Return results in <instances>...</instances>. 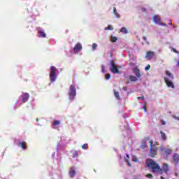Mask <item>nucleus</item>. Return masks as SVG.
Wrapping results in <instances>:
<instances>
[{"mask_svg": "<svg viewBox=\"0 0 179 179\" xmlns=\"http://www.w3.org/2000/svg\"><path fill=\"white\" fill-rule=\"evenodd\" d=\"M145 164L150 170H152V173H155L156 174L162 175L163 173L167 174L170 171V166H169V164L164 163L162 165V168H161L160 165L152 159H148Z\"/></svg>", "mask_w": 179, "mask_h": 179, "instance_id": "1", "label": "nucleus"}, {"mask_svg": "<svg viewBox=\"0 0 179 179\" xmlns=\"http://www.w3.org/2000/svg\"><path fill=\"white\" fill-rule=\"evenodd\" d=\"M174 80V76L170 73V71H167L166 73V76L164 78V81L168 87H171V89H174V83L173 80Z\"/></svg>", "mask_w": 179, "mask_h": 179, "instance_id": "2", "label": "nucleus"}, {"mask_svg": "<svg viewBox=\"0 0 179 179\" xmlns=\"http://www.w3.org/2000/svg\"><path fill=\"white\" fill-rule=\"evenodd\" d=\"M121 69V66H117L114 64V62L113 60L110 61V72H112V73L115 74H118L120 73V69Z\"/></svg>", "mask_w": 179, "mask_h": 179, "instance_id": "3", "label": "nucleus"}, {"mask_svg": "<svg viewBox=\"0 0 179 179\" xmlns=\"http://www.w3.org/2000/svg\"><path fill=\"white\" fill-rule=\"evenodd\" d=\"M50 80L52 82L57 80V68L54 66L50 67Z\"/></svg>", "mask_w": 179, "mask_h": 179, "instance_id": "4", "label": "nucleus"}, {"mask_svg": "<svg viewBox=\"0 0 179 179\" xmlns=\"http://www.w3.org/2000/svg\"><path fill=\"white\" fill-rule=\"evenodd\" d=\"M69 96L71 100H73L75 99V96H76V88H75V86H70Z\"/></svg>", "mask_w": 179, "mask_h": 179, "instance_id": "5", "label": "nucleus"}, {"mask_svg": "<svg viewBox=\"0 0 179 179\" xmlns=\"http://www.w3.org/2000/svg\"><path fill=\"white\" fill-rule=\"evenodd\" d=\"M73 52L76 54L78 52H80L82 51V44L80 43H77L73 48Z\"/></svg>", "mask_w": 179, "mask_h": 179, "instance_id": "6", "label": "nucleus"}, {"mask_svg": "<svg viewBox=\"0 0 179 179\" xmlns=\"http://www.w3.org/2000/svg\"><path fill=\"white\" fill-rule=\"evenodd\" d=\"M159 149H160L161 152H164V155H166V156L171 154V152H172L171 149H170V148H164L163 147H160Z\"/></svg>", "mask_w": 179, "mask_h": 179, "instance_id": "7", "label": "nucleus"}, {"mask_svg": "<svg viewBox=\"0 0 179 179\" xmlns=\"http://www.w3.org/2000/svg\"><path fill=\"white\" fill-rule=\"evenodd\" d=\"M154 57H155V52L148 51L145 55V59L148 60L152 59V58H153Z\"/></svg>", "mask_w": 179, "mask_h": 179, "instance_id": "8", "label": "nucleus"}, {"mask_svg": "<svg viewBox=\"0 0 179 179\" xmlns=\"http://www.w3.org/2000/svg\"><path fill=\"white\" fill-rule=\"evenodd\" d=\"M21 97L22 103H26L27 100H29V97H30V95L29 94V93H24L21 96Z\"/></svg>", "mask_w": 179, "mask_h": 179, "instance_id": "9", "label": "nucleus"}, {"mask_svg": "<svg viewBox=\"0 0 179 179\" xmlns=\"http://www.w3.org/2000/svg\"><path fill=\"white\" fill-rule=\"evenodd\" d=\"M69 174L71 178H73L76 174V171L75 170V167L72 166L70 168V171Z\"/></svg>", "mask_w": 179, "mask_h": 179, "instance_id": "10", "label": "nucleus"}, {"mask_svg": "<svg viewBox=\"0 0 179 179\" xmlns=\"http://www.w3.org/2000/svg\"><path fill=\"white\" fill-rule=\"evenodd\" d=\"M148 141H149V137H145L143 140L141 145V149H146V147H147L146 142H148Z\"/></svg>", "mask_w": 179, "mask_h": 179, "instance_id": "11", "label": "nucleus"}, {"mask_svg": "<svg viewBox=\"0 0 179 179\" xmlns=\"http://www.w3.org/2000/svg\"><path fill=\"white\" fill-rule=\"evenodd\" d=\"M134 73L136 75L137 78H141L142 76V75H141L139 69H138V67L136 66H134Z\"/></svg>", "mask_w": 179, "mask_h": 179, "instance_id": "12", "label": "nucleus"}, {"mask_svg": "<svg viewBox=\"0 0 179 179\" xmlns=\"http://www.w3.org/2000/svg\"><path fill=\"white\" fill-rule=\"evenodd\" d=\"M38 37H47V34H45V32H44V30L41 29H38Z\"/></svg>", "mask_w": 179, "mask_h": 179, "instance_id": "13", "label": "nucleus"}, {"mask_svg": "<svg viewBox=\"0 0 179 179\" xmlns=\"http://www.w3.org/2000/svg\"><path fill=\"white\" fill-rule=\"evenodd\" d=\"M152 19L156 24H160V17L159 15H154Z\"/></svg>", "mask_w": 179, "mask_h": 179, "instance_id": "14", "label": "nucleus"}, {"mask_svg": "<svg viewBox=\"0 0 179 179\" xmlns=\"http://www.w3.org/2000/svg\"><path fill=\"white\" fill-rule=\"evenodd\" d=\"M150 152V156L153 157L157 153V150L155 148H151Z\"/></svg>", "mask_w": 179, "mask_h": 179, "instance_id": "15", "label": "nucleus"}, {"mask_svg": "<svg viewBox=\"0 0 179 179\" xmlns=\"http://www.w3.org/2000/svg\"><path fill=\"white\" fill-rule=\"evenodd\" d=\"M58 125H59V121L55 120L53 122V128H55V129H57V128H58Z\"/></svg>", "mask_w": 179, "mask_h": 179, "instance_id": "16", "label": "nucleus"}, {"mask_svg": "<svg viewBox=\"0 0 179 179\" xmlns=\"http://www.w3.org/2000/svg\"><path fill=\"white\" fill-rule=\"evenodd\" d=\"M160 134H161L162 139L163 141H166L167 139V136H166V133L161 131Z\"/></svg>", "mask_w": 179, "mask_h": 179, "instance_id": "17", "label": "nucleus"}, {"mask_svg": "<svg viewBox=\"0 0 179 179\" xmlns=\"http://www.w3.org/2000/svg\"><path fill=\"white\" fill-rule=\"evenodd\" d=\"M129 80H131V82H136V80H138V78L135 77L134 76H130Z\"/></svg>", "mask_w": 179, "mask_h": 179, "instance_id": "18", "label": "nucleus"}, {"mask_svg": "<svg viewBox=\"0 0 179 179\" xmlns=\"http://www.w3.org/2000/svg\"><path fill=\"white\" fill-rule=\"evenodd\" d=\"M120 33H124V34H128V29H127V28H125V27H122L120 29Z\"/></svg>", "mask_w": 179, "mask_h": 179, "instance_id": "19", "label": "nucleus"}, {"mask_svg": "<svg viewBox=\"0 0 179 179\" xmlns=\"http://www.w3.org/2000/svg\"><path fill=\"white\" fill-rule=\"evenodd\" d=\"M113 13L116 17H120V14L117 12V8L115 7L113 8Z\"/></svg>", "mask_w": 179, "mask_h": 179, "instance_id": "20", "label": "nucleus"}, {"mask_svg": "<svg viewBox=\"0 0 179 179\" xmlns=\"http://www.w3.org/2000/svg\"><path fill=\"white\" fill-rule=\"evenodd\" d=\"M114 95L117 100H120V93L118 92L114 91Z\"/></svg>", "mask_w": 179, "mask_h": 179, "instance_id": "21", "label": "nucleus"}, {"mask_svg": "<svg viewBox=\"0 0 179 179\" xmlns=\"http://www.w3.org/2000/svg\"><path fill=\"white\" fill-rule=\"evenodd\" d=\"M19 146H20V148H22V149H26V145L23 142L19 143Z\"/></svg>", "mask_w": 179, "mask_h": 179, "instance_id": "22", "label": "nucleus"}, {"mask_svg": "<svg viewBox=\"0 0 179 179\" xmlns=\"http://www.w3.org/2000/svg\"><path fill=\"white\" fill-rule=\"evenodd\" d=\"M173 163L175 164H178V163H179V158L178 157H173Z\"/></svg>", "mask_w": 179, "mask_h": 179, "instance_id": "23", "label": "nucleus"}, {"mask_svg": "<svg viewBox=\"0 0 179 179\" xmlns=\"http://www.w3.org/2000/svg\"><path fill=\"white\" fill-rule=\"evenodd\" d=\"M105 30H114V27L111 25H108V27L105 28Z\"/></svg>", "mask_w": 179, "mask_h": 179, "instance_id": "24", "label": "nucleus"}, {"mask_svg": "<svg viewBox=\"0 0 179 179\" xmlns=\"http://www.w3.org/2000/svg\"><path fill=\"white\" fill-rule=\"evenodd\" d=\"M96 48H97V44L96 43H93L92 45V51H95Z\"/></svg>", "mask_w": 179, "mask_h": 179, "instance_id": "25", "label": "nucleus"}, {"mask_svg": "<svg viewBox=\"0 0 179 179\" xmlns=\"http://www.w3.org/2000/svg\"><path fill=\"white\" fill-rule=\"evenodd\" d=\"M110 41H112V43H115V41H117V37L111 36Z\"/></svg>", "mask_w": 179, "mask_h": 179, "instance_id": "26", "label": "nucleus"}, {"mask_svg": "<svg viewBox=\"0 0 179 179\" xmlns=\"http://www.w3.org/2000/svg\"><path fill=\"white\" fill-rule=\"evenodd\" d=\"M145 177L148 178H153V175H152V173H148Z\"/></svg>", "mask_w": 179, "mask_h": 179, "instance_id": "27", "label": "nucleus"}, {"mask_svg": "<svg viewBox=\"0 0 179 179\" xmlns=\"http://www.w3.org/2000/svg\"><path fill=\"white\" fill-rule=\"evenodd\" d=\"M87 148H89L87 144H84L82 145V148L84 149L85 150H86V149H87Z\"/></svg>", "mask_w": 179, "mask_h": 179, "instance_id": "28", "label": "nucleus"}, {"mask_svg": "<svg viewBox=\"0 0 179 179\" xmlns=\"http://www.w3.org/2000/svg\"><path fill=\"white\" fill-rule=\"evenodd\" d=\"M110 78H111V75H110V74H106V80H108Z\"/></svg>", "mask_w": 179, "mask_h": 179, "instance_id": "29", "label": "nucleus"}, {"mask_svg": "<svg viewBox=\"0 0 179 179\" xmlns=\"http://www.w3.org/2000/svg\"><path fill=\"white\" fill-rule=\"evenodd\" d=\"M73 157H78V152L74 151L73 153Z\"/></svg>", "mask_w": 179, "mask_h": 179, "instance_id": "30", "label": "nucleus"}, {"mask_svg": "<svg viewBox=\"0 0 179 179\" xmlns=\"http://www.w3.org/2000/svg\"><path fill=\"white\" fill-rule=\"evenodd\" d=\"M158 24H159V26H164L165 27H167V24H164L163 22H161Z\"/></svg>", "mask_w": 179, "mask_h": 179, "instance_id": "31", "label": "nucleus"}, {"mask_svg": "<svg viewBox=\"0 0 179 179\" xmlns=\"http://www.w3.org/2000/svg\"><path fill=\"white\" fill-rule=\"evenodd\" d=\"M145 71H149V69H150V65H147V66L145 67Z\"/></svg>", "mask_w": 179, "mask_h": 179, "instance_id": "32", "label": "nucleus"}, {"mask_svg": "<svg viewBox=\"0 0 179 179\" xmlns=\"http://www.w3.org/2000/svg\"><path fill=\"white\" fill-rule=\"evenodd\" d=\"M101 69H102L103 73H106V69H104V66L103 65L101 66Z\"/></svg>", "mask_w": 179, "mask_h": 179, "instance_id": "33", "label": "nucleus"}, {"mask_svg": "<svg viewBox=\"0 0 179 179\" xmlns=\"http://www.w3.org/2000/svg\"><path fill=\"white\" fill-rule=\"evenodd\" d=\"M124 160H125V162H127L128 166H131V163H129V162H128V159L126 158Z\"/></svg>", "mask_w": 179, "mask_h": 179, "instance_id": "34", "label": "nucleus"}, {"mask_svg": "<svg viewBox=\"0 0 179 179\" xmlns=\"http://www.w3.org/2000/svg\"><path fill=\"white\" fill-rule=\"evenodd\" d=\"M132 160H133V162H138V158L137 157H133Z\"/></svg>", "mask_w": 179, "mask_h": 179, "instance_id": "35", "label": "nucleus"}, {"mask_svg": "<svg viewBox=\"0 0 179 179\" xmlns=\"http://www.w3.org/2000/svg\"><path fill=\"white\" fill-rule=\"evenodd\" d=\"M171 51H173V52H176V54H178V52H177V50L174 48H172Z\"/></svg>", "mask_w": 179, "mask_h": 179, "instance_id": "36", "label": "nucleus"}, {"mask_svg": "<svg viewBox=\"0 0 179 179\" xmlns=\"http://www.w3.org/2000/svg\"><path fill=\"white\" fill-rule=\"evenodd\" d=\"M143 40H145V41H146L147 44H149V42H148V38L144 37Z\"/></svg>", "mask_w": 179, "mask_h": 179, "instance_id": "37", "label": "nucleus"}, {"mask_svg": "<svg viewBox=\"0 0 179 179\" xmlns=\"http://www.w3.org/2000/svg\"><path fill=\"white\" fill-rule=\"evenodd\" d=\"M173 118H174L175 120H177L178 121H179V117H177V116L174 115V116H173Z\"/></svg>", "mask_w": 179, "mask_h": 179, "instance_id": "38", "label": "nucleus"}, {"mask_svg": "<svg viewBox=\"0 0 179 179\" xmlns=\"http://www.w3.org/2000/svg\"><path fill=\"white\" fill-rule=\"evenodd\" d=\"M143 96H138V100H143Z\"/></svg>", "mask_w": 179, "mask_h": 179, "instance_id": "39", "label": "nucleus"}, {"mask_svg": "<svg viewBox=\"0 0 179 179\" xmlns=\"http://www.w3.org/2000/svg\"><path fill=\"white\" fill-rule=\"evenodd\" d=\"M162 125H166V121L162 120Z\"/></svg>", "mask_w": 179, "mask_h": 179, "instance_id": "40", "label": "nucleus"}, {"mask_svg": "<svg viewBox=\"0 0 179 179\" xmlns=\"http://www.w3.org/2000/svg\"><path fill=\"white\" fill-rule=\"evenodd\" d=\"M153 145V141H150V146H152Z\"/></svg>", "mask_w": 179, "mask_h": 179, "instance_id": "41", "label": "nucleus"}, {"mask_svg": "<svg viewBox=\"0 0 179 179\" xmlns=\"http://www.w3.org/2000/svg\"><path fill=\"white\" fill-rule=\"evenodd\" d=\"M173 157H178V154H176H176H174V155H173Z\"/></svg>", "mask_w": 179, "mask_h": 179, "instance_id": "42", "label": "nucleus"}, {"mask_svg": "<svg viewBox=\"0 0 179 179\" xmlns=\"http://www.w3.org/2000/svg\"><path fill=\"white\" fill-rule=\"evenodd\" d=\"M169 24L170 26H173V23L171 22V20H169Z\"/></svg>", "mask_w": 179, "mask_h": 179, "instance_id": "43", "label": "nucleus"}, {"mask_svg": "<svg viewBox=\"0 0 179 179\" xmlns=\"http://www.w3.org/2000/svg\"><path fill=\"white\" fill-rule=\"evenodd\" d=\"M175 176H176V177H178V173H175Z\"/></svg>", "mask_w": 179, "mask_h": 179, "instance_id": "44", "label": "nucleus"}, {"mask_svg": "<svg viewBox=\"0 0 179 179\" xmlns=\"http://www.w3.org/2000/svg\"><path fill=\"white\" fill-rule=\"evenodd\" d=\"M144 111H146V106H143Z\"/></svg>", "mask_w": 179, "mask_h": 179, "instance_id": "45", "label": "nucleus"}, {"mask_svg": "<svg viewBox=\"0 0 179 179\" xmlns=\"http://www.w3.org/2000/svg\"><path fill=\"white\" fill-rule=\"evenodd\" d=\"M161 179H164V177H163V176H161Z\"/></svg>", "mask_w": 179, "mask_h": 179, "instance_id": "46", "label": "nucleus"}, {"mask_svg": "<svg viewBox=\"0 0 179 179\" xmlns=\"http://www.w3.org/2000/svg\"><path fill=\"white\" fill-rule=\"evenodd\" d=\"M127 157H129V155H127Z\"/></svg>", "mask_w": 179, "mask_h": 179, "instance_id": "47", "label": "nucleus"}]
</instances>
